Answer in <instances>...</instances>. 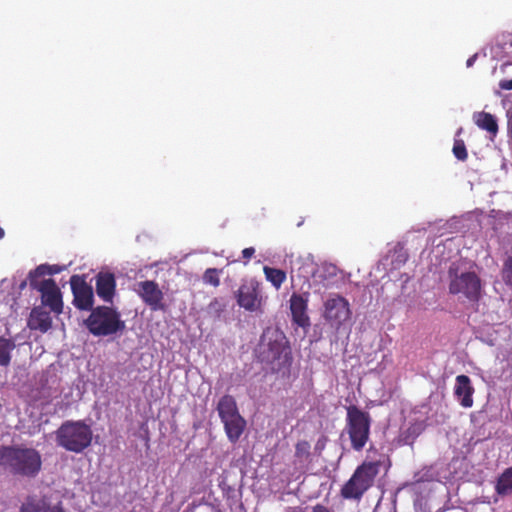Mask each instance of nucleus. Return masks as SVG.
<instances>
[{
  "label": "nucleus",
  "instance_id": "1",
  "mask_svg": "<svg viewBox=\"0 0 512 512\" xmlns=\"http://www.w3.org/2000/svg\"><path fill=\"white\" fill-rule=\"evenodd\" d=\"M0 467L14 476L35 478L42 468L38 450L25 445H1Z\"/></svg>",
  "mask_w": 512,
  "mask_h": 512
},
{
  "label": "nucleus",
  "instance_id": "2",
  "mask_svg": "<svg viewBox=\"0 0 512 512\" xmlns=\"http://www.w3.org/2000/svg\"><path fill=\"white\" fill-rule=\"evenodd\" d=\"M257 358L261 363L269 365L274 372L289 368L292 363V354L285 334L273 328L264 330L256 350Z\"/></svg>",
  "mask_w": 512,
  "mask_h": 512
},
{
  "label": "nucleus",
  "instance_id": "3",
  "mask_svg": "<svg viewBox=\"0 0 512 512\" xmlns=\"http://www.w3.org/2000/svg\"><path fill=\"white\" fill-rule=\"evenodd\" d=\"M55 434L58 446L74 453H82L93 438L91 427L82 420L63 422Z\"/></svg>",
  "mask_w": 512,
  "mask_h": 512
},
{
  "label": "nucleus",
  "instance_id": "4",
  "mask_svg": "<svg viewBox=\"0 0 512 512\" xmlns=\"http://www.w3.org/2000/svg\"><path fill=\"white\" fill-rule=\"evenodd\" d=\"M380 466V461H364L341 488V496L344 499L360 500L364 493L373 486Z\"/></svg>",
  "mask_w": 512,
  "mask_h": 512
},
{
  "label": "nucleus",
  "instance_id": "5",
  "mask_svg": "<svg viewBox=\"0 0 512 512\" xmlns=\"http://www.w3.org/2000/svg\"><path fill=\"white\" fill-rule=\"evenodd\" d=\"M88 331L97 337L109 336L125 329V322L121 320L120 313L109 306H98L91 310L84 320Z\"/></svg>",
  "mask_w": 512,
  "mask_h": 512
},
{
  "label": "nucleus",
  "instance_id": "6",
  "mask_svg": "<svg viewBox=\"0 0 512 512\" xmlns=\"http://www.w3.org/2000/svg\"><path fill=\"white\" fill-rule=\"evenodd\" d=\"M346 411V430L351 447L355 451H361L369 440L371 416L356 405L348 406Z\"/></svg>",
  "mask_w": 512,
  "mask_h": 512
},
{
  "label": "nucleus",
  "instance_id": "7",
  "mask_svg": "<svg viewBox=\"0 0 512 512\" xmlns=\"http://www.w3.org/2000/svg\"><path fill=\"white\" fill-rule=\"evenodd\" d=\"M217 412L228 440L237 443L246 428V420L240 415L234 397L222 396L217 404Z\"/></svg>",
  "mask_w": 512,
  "mask_h": 512
},
{
  "label": "nucleus",
  "instance_id": "8",
  "mask_svg": "<svg viewBox=\"0 0 512 512\" xmlns=\"http://www.w3.org/2000/svg\"><path fill=\"white\" fill-rule=\"evenodd\" d=\"M239 307L248 312L263 311V296L260 283L255 279L244 281L235 292Z\"/></svg>",
  "mask_w": 512,
  "mask_h": 512
},
{
  "label": "nucleus",
  "instance_id": "9",
  "mask_svg": "<svg viewBox=\"0 0 512 512\" xmlns=\"http://www.w3.org/2000/svg\"><path fill=\"white\" fill-rule=\"evenodd\" d=\"M29 285L32 289L37 290L41 294L42 305L48 306L55 314H61L63 310L62 294L54 279H37L28 278Z\"/></svg>",
  "mask_w": 512,
  "mask_h": 512
},
{
  "label": "nucleus",
  "instance_id": "10",
  "mask_svg": "<svg viewBox=\"0 0 512 512\" xmlns=\"http://www.w3.org/2000/svg\"><path fill=\"white\" fill-rule=\"evenodd\" d=\"M323 308V318L337 328L349 320L352 314L349 301L339 294L330 295Z\"/></svg>",
  "mask_w": 512,
  "mask_h": 512
},
{
  "label": "nucleus",
  "instance_id": "11",
  "mask_svg": "<svg viewBox=\"0 0 512 512\" xmlns=\"http://www.w3.org/2000/svg\"><path fill=\"white\" fill-rule=\"evenodd\" d=\"M481 291V280L475 272H464L456 275L449 283L451 294H463L470 301H478Z\"/></svg>",
  "mask_w": 512,
  "mask_h": 512
},
{
  "label": "nucleus",
  "instance_id": "12",
  "mask_svg": "<svg viewBox=\"0 0 512 512\" xmlns=\"http://www.w3.org/2000/svg\"><path fill=\"white\" fill-rule=\"evenodd\" d=\"M73 294V305L82 311H91L94 305V292L83 276L73 275L70 278Z\"/></svg>",
  "mask_w": 512,
  "mask_h": 512
},
{
  "label": "nucleus",
  "instance_id": "13",
  "mask_svg": "<svg viewBox=\"0 0 512 512\" xmlns=\"http://www.w3.org/2000/svg\"><path fill=\"white\" fill-rule=\"evenodd\" d=\"M138 295L143 302L153 311L165 310L163 303L164 294L158 284L152 280H145L138 283Z\"/></svg>",
  "mask_w": 512,
  "mask_h": 512
},
{
  "label": "nucleus",
  "instance_id": "14",
  "mask_svg": "<svg viewBox=\"0 0 512 512\" xmlns=\"http://www.w3.org/2000/svg\"><path fill=\"white\" fill-rule=\"evenodd\" d=\"M289 302L292 321L299 327H309L310 318L307 314L308 296L304 297L303 295L293 293Z\"/></svg>",
  "mask_w": 512,
  "mask_h": 512
},
{
  "label": "nucleus",
  "instance_id": "15",
  "mask_svg": "<svg viewBox=\"0 0 512 512\" xmlns=\"http://www.w3.org/2000/svg\"><path fill=\"white\" fill-rule=\"evenodd\" d=\"M474 387L471 379L464 374L458 375L455 379L454 395L459 400V403L464 408H470L474 404L473 394Z\"/></svg>",
  "mask_w": 512,
  "mask_h": 512
},
{
  "label": "nucleus",
  "instance_id": "16",
  "mask_svg": "<svg viewBox=\"0 0 512 512\" xmlns=\"http://www.w3.org/2000/svg\"><path fill=\"white\" fill-rule=\"evenodd\" d=\"M115 290L116 280L112 273L100 272L96 275V293L104 302H113Z\"/></svg>",
  "mask_w": 512,
  "mask_h": 512
},
{
  "label": "nucleus",
  "instance_id": "17",
  "mask_svg": "<svg viewBox=\"0 0 512 512\" xmlns=\"http://www.w3.org/2000/svg\"><path fill=\"white\" fill-rule=\"evenodd\" d=\"M27 324L31 330L46 333L52 327V318L42 306H37L31 310Z\"/></svg>",
  "mask_w": 512,
  "mask_h": 512
},
{
  "label": "nucleus",
  "instance_id": "18",
  "mask_svg": "<svg viewBox=\"0 0 512 512\" xmlns=\"http://www.w3.org/2000/svg\"><path fill=\"white\" fill-rule=\"evenodd\" d=\"M55 510L56 505H51L47 497L32 495L26 497L25 501L20 506L19 512H55Z\"/></svg>",
  "mask_w": 512,
  "mask_h": 512
},
{
  "label": "nucleus",
  "instance_id": "19",
  "mask_svg": "<svg viewBox=\"0 0 512 512\" xmlns=\"http://www.w3.org/2000/svg\"><path fill=\"white\" fill-rule=\"evenodd\" d=\"M473 119L475 124L482 130L487 131L493 137L498 133L499 127L496 118L488 112H477L474 113Z\"/></svg>",
  "mask_w": 512,
  "mask_h": 512
},
{
  "label": "nucleus",
  "instance_id": "20",
  "mask_svg": "<svg viewBox=\"0 0 512 512\" xmlns=\"http://www.w3.org/2000/svg\"><path fill=\"white\" fill-rule=\"evenodd\" d=\"M338 268L336 265L331 263L321 264L316 271L313 272V277L316 281H319L323 287L327 288L330 280L337 276Z\"/></svg>",
  "mask_w": 512,
  "mask_h": 512
},
{
  "label": "nucleus",
  "instance_id": "21",
  "mask_svg": "<svg viewBox=\"0 0 512 512\" xmlns=\"http://www.w3.org/2000/svg\"><path fill=\"white\" fill-rule=\"evenodd\" d=\"M495 491L500 496L512 493V467L506 468L497 478Z\"/></svg>",
  "mask_w": 512,
  "mask_h": 512
},
{
  "label": "nucleus",
  "instance_id": "22",
  "mask_svg": "<svg viewBox=\"0 0 512 512\" xmlns=\"http://www.w3.org/2000/svg\"><path fill=\"white\" fill-rule=\"evenodd\" d=\"M16 344L13 339L0 337V366L7 367L11 362V352Z\"/></svg>",
  "mask_w": 512,
  "mask_h": 512
},
{
  "label": "nucleus",
  "instance_id": "23",
  "mask_svg": "<svg viewBox=\"0 0 512 512\" xmlns=\"http://www.w3.org/2000/svg\"><path fill=\"white\" fill-rule=\"evenodd\" d=\"M295 461L300 465L311 462V445L306 440L298 441L295 445Z\"/></svg>",
  "mask_w": 512,
  "mask_h": 512
},
{
  "label": "nucleus",
  "instance_id": "24",
  "mask_svg": "<svg viewBox=\"0 0 512 512\" xmlns=\"http://www.w3.org/2000/svg\"><path fill=\"white\" fill-rule=\"evenodd\" d=\"M266 279L276 288L279 289L286 281L287 275L284 270L265 266L263 268Z\"/></svg>",
  "mask_w": 512,
  "mask_h": 512
},
{
  "label": "nucleus",
  "instance_id": "25",
  "mask_svg": "<svg viewBox=\"0 0 512 512\" xmlns=\"http://www.w3.org/2000/svg\"><path fill=\"white\" fill-rule=\"evenodd\" d=\"M60 271L61 269L57 265L50 266L48 264H41L29 272L28 278L39 280V278L44 275H53L59 273Z\"/></svg>",
  "mask_w": 512,
  "mask_h": 512
},
{
  "label": "nucleus",
  "instance_id": "26",
  "mask_svg": "<svg viewBox=\"0 0 512 512\" xmlns=\"http://www.w3.org/2000/svg\"><path fill=\"white\" fill-rule=\"evenodd\" d=\"M221 273H222L221 269L208 268L204 271L202 280L205 284L211 285L213 287H218L220 285Z\"/></svg>",
  "mask_w": 512,
  "mask_h": 512
},
{
  "label": "nucleus",
  "instance_id": "27",
  "mask_svg": "<svg viewBox=\"0 0 512 512\" xmlns=\"http://www.w3.org/2000/svg\"><path fill=\"white\" fill-rule=\"evenodd\" d=\"M225 308H226V303L223 301V299L215 297L209 302L206 310L209 315H212L215 317H220V315L223 313Z\"/></svg>",
  "mask_w": 512,
  "mask_h": 512
},
{
  "label": "nucleus",
  "instance_id": "28",
  "mask_svg": "<svg viewBox=\"0 0 512 512\" xmlns=\"http://www.w3.org/2000/svg\"><path fill=\"white\" fill-rule=\"evenodd\" d=\"M501 277L503 282L512 290V255L505 259L501 270Z\"/></svg>",
  "mask_w": 512,
  "mask_h": 512
},
{
  "label": "nucleus",
  "instance_id": "29",
  "mask_svg": "<svg viewBox=\"0 0 512 512\" xmlns=\"http://www.w3.org/2000/svg\"><path fill=\"white\" fill-rule=\"evenodd\" d=\"M452 152L453 155L460 161H466L468 158V152L462 139L454 140Z\"/></svg>",
  "mask_w": 512,
  "mask_h": 512
},
{
  "label": "nucleus",
  "instance_id": "30",
  "mask_svg": "<svg viewBox=\"0 0 512 512\" xmlns=\"http://www.w3.org/2000/svg\"><path fill=\"white\" fill-rule=\"evenodd\" d=\"M255 249L253 247H248L242 250V257L244 259V264H247L250 259L254 256Z\"/></svg>",
  "mask_w": 512,
  "mask_h": 512
},
{
  "label": "nucleus",
  "instance_id": "31",
  "mask_svg": "<svg viewBox=\"0 0 512 512\" xmlns=\"http://www.w3.org/2000/svg\"><path fill=\"white\" fill-rule=\"evenodd\" d=\"M499 87L502 90H512V79H510V80H507V79L501 80L499 82Z\"/></svg>",
  "mask_w": 512,
  "mask_h": 512
},
{
  "label": "nucleus",
  "instance_id": "32",
  "mask_svg": "<svg viewBox=\"0 0 512 512\" xmlns=\"http://www.w3.org/2000/svg\"><path fill=\"white\" fill-rule=\"evenodd\" d=\"M313 512H332V511L328 507H326L324 505L316 504L313 507Z\"/></svg>",
  "mask_w": 512,
  "mask_h": 512
},
{
  "label": "nucleus",
  "instance_id": "33",
  "mask_svg": "<svg viewBox=\"0 0 512 512\" xmlns=\"http://www.w3.org/2000/svg\"><path fill=\"white\" fill-rule=\"evenodd\" d=\"M55 512H65V509H64V507H63V505H62V503H61V502H58V503L56 504V510H55Z\"/></svg>",
  "mask_w": 512,
  "mask_h": 512
},
{
  "label": "nucleus",
  "instance_id": "34",
  "mask_svg": "<svg viewBox=\"0 0 512 512\" xmlns=\"http://www.w3.org/2000/svg\"><path fill=\"white\" fill-rule=\"evenodd\" d=\"M474 59H475V56L474 57H471L467 60V66L470 67L472 66L473 62H474Z\"/></svg>",
  "mask_w": 512,
  "mask_h": 512
},
{
  "label": "nucleus",
  "instance_id": "35",
  "mask_svg": "<svg viewBox=\"0 0 512 512\" xmlns=\"http://www.w3.org/2000/svg\"><path fill=\"white\" fill-rule=\"evenodd\" d=\"M5 232L4 229L0 227V240L4 237Z\"/></svg>",
  "mask_w": 512,
  "mask_h": 512
},
{
  "label": "nucleus",
  "instance_id": "36",
  "mask_svg": "<svg viewBox=\"0 0 512 512\" xmlns=\"http://www.w3.org/2000/svg\"><path fill=\"white\" fill-rule=\"evenodd\" d=\"M194 510V505L191 507H188L187 510L185 512H193Z\"/></svg>",
  "mask_w": 512,
  "mask_h": 512
},
{
  "label": "nucleus",
  "instance_id": "37",
  "mask_svg": "<svg viewBox=\"0 0 512 512\" xmlns=\"http://www.w3.org/2000/svg\"><path fill=\"white\" fill-rule=\"evenodd\" d=\"M323 447V445H320V441H318V443L316 444V449H321Z\"/></svg>",
  "mask_w": 512,
  "mask_h": 512
},
{
  "label": "nucleus",
  "instance_id": "38",
  "mask_svg": "<svg viewBox=\"0 0 512 512\" xmlns=\"http://www.w3.org/2000/svg\"><path fill=\"white\" fill-rule=\"evenodd\" d=\"M461 132H462V128H459V130L457 131V135H459Z\"/></svg>",
  "mask_w": 512,
  "mask_h": 512
},
{
  "label": "nucleus",
  "instance_id": "39",
  "mask_svg": "<svg viewBox=\"0 0 512 512\" xmlns=\"http://www.w3.org/2000/svg\"><path fill=\"white\" fill-rule=\"evenodd\" d=\"M25 285H26V282H23V283L21 284V287L23 288Z\"/></svg>",
  "mask_w": 512,
  "mask_h": 512
}]
</instances>
